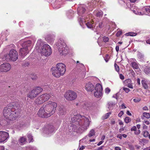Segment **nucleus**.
<instances>
[{
    "mask_svg": "<svg viewBox=\"0 0 150 150\" xmlns=\"http://www.w3.org/2000/svg\"><path fill=\"white\" fill-rule=\"evenodd\" d=\"M43 45V43L41 40H39L38 41L35 49L37 50L38 52L39 50H40L42 48V46Z\"/></svg>",
    "mask_w": 150,
    "mask_h": 150,
    "instance_id": "nucleus-20",
    "label": "nucleus"
},
{
    "mask_svg": "<svg viewBox=\"0 0 150 150\" xmlns=\"http://www.w3.org/2000/svg\"><path fill=\"white\" fill-rule=\"evenodd\" d=\"M120 77L122 80H123L124 79V76L121 74L120 75Z\"/></svg>",
    "mask_w": 150,
    "mask_h": 150,
    "instance_id": "nucleus-54",
    "label": "nucleus"
},
{
    "mask_svg": "<svg viewBox=\"0 0 150 150\" xmlns=\"http://www.w3.org/2000/svg\"><path fill=\"white\" fill-rule=\"evenodd\" d=\"M103 142V141H100L97 144L98 146H99Z\"/></svg>",
    "mask_w": 150,
    "mask_h": 150,
    "instance_id": "nucleus-63",
    "label": "nucleus"
},
{
    "mask_svg": "<svg viewBox=\"0 0 150 150\" xmlns=\"http://www.w3.org/2000/svg\"><path fill=\"white\" fill-rule=\"evenodd\" d=\"M130 61L132 67L134 69H137L138 71H139L140 69L139 67V64L136 60L134 58H132L131 59Z\"/></svg>",
    "mask_w": 150,
    "mask_h": 150,
    "instance_id": "nucleus-17",
    "label": "nucleus"
},
{
    "mask_svg": "<svg viewBox=\"0 0 150 150\" xmlns=\"http://www.w3.org/2000/svg\"><path fill=\"white\" fill-rule=\"evenodd\" d=\"M124 84L128 87L132 89L133 88V83H132L131 79H127L125 80L124 81Z\"/></svg>",
    "mask_w": 150,
    "mask_h": 150,
    "instance_id": "nucleus-19",
    "label": "nucleus"
},
{
    "mask_svg": "<svg viewBox=\"0 0 150 150\" xmlns=\"http://www.w3.org/2000/svg\"><path fill=\"white\" fill-rule=\"evenodd\" d=\"M122 32L121 31H118L116 33V35L117 37H119L121 35Z\"/></svg>",
    "mask_w": 150,
    "mask_h": 150,
    "instance_id": "nucleus-47",
    "label": "nucleus"
},
{
    "mask_svg": "<svg viewBox=\"0 0 150 150\" xmlns=\"http://www.w3.org/2000/svg\"><path fill=\"white\" fill-rule=\"evenodd\" d=\"M51 71L52 75L55 77L58 78L61 75H62L55 67H53L51 69Z\"/></svg>",
    "mask_w": 150,
    "mask_h": 150,
    "instance_id": "nucleus-16",
    "label": "nucleus"
},
{
    "mask_svg": "<svg viewBox=\"0 0 150 150\" xmlns=\"http://www.w3.org/2000/svg\"><path fill=\"white\" fill-rule=\"evenodd\" d=\"M123 112L122 111H120V112L118 114V116L120 117H121L122 115L123 114Z\"/></svg>",
    "mask_w": 150,
    "mask_h": 150,
    "instance_id": "nucleus-49",
    "label": "nucleus"
},
{
    "mask_svg": "<svg viewBox=\"0 0 150 150\" xmlns=\"http://www.w3.org/2000/svg\"><path fill=\"white\" fill-rule=\"evenodd\" d=\"M57 106V104L56 103L49 101L44 107L40 108L37 114L39 117L43 118L49 117L54 113Z\"/></svg>",
    "mask_w": 150,
    "mask_h": 150,
    "instance_id": "nucleus-2",
    "label": "nucleus"
},
{
    "mask_svg": "<svg viewBox=\"0 0 150 150\" xmlns=\"http://www.w3.org/2000/svg\"><path fill=\"white\" fill-rule=\"evenodd\" d=\"M9 134L6 132L0 131V142H4L8 138Z\"/></svg>",
    "mask_w": 150,
    "mask_h": 150,
    "instance_id": "nucleus-14",
    "label": "nucleus"
},
{
    "mask_svg": "<svg viewBox=\"0 0 150 150\" xmlns=\"http://www.w3.org/2000/svg\"><path fill=\"white\" fill-rule=\"evenodd\" d=\"M73 14H74L73 11L71 10H69L67 12V16L69 17V18H70V17L69 16L70 14V16H72L73 15Z\"/></svg>",
    "mask_w": 150,
    "mask_h": 150,
    "instance_id": "nucleus-35",
    "label": "nucleus"
},
{
    "mask_svg": "<svg viewBox=\"0 0 150 150\" xmlns=\"http://www.w3.org/2000/svg\"><path fill=\"white\" fill-rule=\"evenodd\" d=\"M140 100V99L138 98H136L134 99V101L135 103H137Z\"/></svg>",
    "mask_w": 150,
    "mask_h": 150,
    "instance_id": "nucleus-51",
    "label": "nucleus"
},
{
    "mask_svg": "<svg viewBox=\"0 0 150 150\" xmlns=\"http://www.w3.org/2000/svg\"><path fill=\"white\" fill-rule=\"evenodd\" d=\"M143 115L144 117L146 118H150V114L149 113L144 112L143 113Z\"/></svg>",
    "mask_w": 150,
    "mask_h": 150,
    "instance_id": "nucleus-39",
    "label": "nucleus"
},
{
    "mask_svg": "<svg viewBox=\"0 0 150 150\" xmlns=\"http://www.w3.org/2000/svg\"><path fill=\"white\" fill-rule=\"evenodd\" d=\"M64 96L67 100L72 101L76 99L77 97V94L74 91L68 90L66 92Z\"/></svg>",
    "mask_w": 150,
    "mask_h": 150,
    "instance_id": "nucleus-10",
    "label": "nucleus"
},
{
    "mask_svg": "<svg viewBox=\"0 0 150 150\" xmlns=\"http://www.w3.org/2000/svg\"><path fill=\"white\" fill-rule=\"evenodd\" d=\"M58 110L59 114L60 115H65L66 113L65 109L63 106H59Z\"/></svg>",
    "mask_w": 150,
    "mask_h": 150,
    "instance_id": "nucleus-24",
    "label": "nucleus"
},
{
    "mask_svg": "<svg viewBox=\"0 0 150 150\" xmlns=\"http://www.w3.org/2000/svg\"><path fill=\"white\" fill-rule=\"evenodd\" d=\"M26 139L24 137H21L18 140V142H17V144L18 145H23L26 142Z\"/></svg>",
    "mask_w": 150,
    "mask_h": 150,
    "instance_id": "nucleus-22",
    "label": "nucleus"
},
{
    "mask_svg": "<svg viewBox=\"0 0 150 150\" xmlns=\"http://www.w3.org/2000/svg\"><path fill=\"white\" fill-rule=\"evenodd\" d=\"M142 83L143 86V87L145 89H146L148 88L147 84L146 83V81L144 80H142Z\"/></svg>",
    "mask_w": 150,
    "mask_h": 150,
    "instance_id": "nucleus-32",
    "label": "nucleus"
},
{
    "mask_svg": "<svg viewBox=\"0 0 150 150\" xmlns=\"http://www.w3.org/2000/svg\"><path fill=\"white\" fill-rule=\"evenodd\" d=\"M115 50L116 51L118 52L119 51V46L118 45H117L115 47Z\"/></svg>",
    "mask_w": 150,
    "mask_h": 150,
    "instance_id": "nucleus-57",
    "label": "nucleus"
},
{
    "mask_svg": "<svg viewBox=\"0 0 150 150\" xmlns=\"http://www.w3.org/2000/svg\"><path fill=\"white\" fill-rule=\"evenodd\" d=\"M149 133L147 131H145L144 132V136L145 137H146L148 136Z\"/></svg>",
    "mask_w": 150,
    "mask_h": 150,
    "instance_id": "nucleus-43",
    "label": "nucleus"
},
{
    "mask_svg": "<svg viewBox=\"0 0 150 150\" xmlns=\"http://www.w3.org/2000/svg\"><path fill=\"white\" fill-rule=\"evenodd\" d=\"M93 21H92V20H91L90 21L85 23L87 27L89 28H91L93 27Z\"/></svg>",
    "mask_w": 150,
    "mask_h": 150,
    "instance_id": "nucleus-26",
    "label": "nucleus"
},
{
    "mask_svg": "<svg viewBox=\"0 0 150 150\" xmlns=\"http://www.w3.org/2000/svg\"><path fill=\"white\" fill-rule=\"evenodd\" d=\"M95 89L96 91L99 92V94L98 96L97 94L98 92H95L94 93V96L98 98H100L102 97L103 95V88L102 86L100 83H98L96 84Z\"/></svg>",
    "mask_w": 150,
    "mask_h": 150,
    "instance_id": "nucleus-12",
    "label": "nucleus"
},
{
    "mask_svg": "<svg viewBox=\"0 0 150 150\" xmlns=\"http://www.w3.org/2000/svg\"><path fill=\"white\" fill-rule=\"evenodd\" d=\"M28 123L25 122H22L20 124V128H22L28 126Z\"/></svg>",
    "mask_w": 150,
    "mask_h": 150,
    "instance_id": "nucleus-29",
    "label": "nucleus"
},
{
    "mask_svg": "<svg viewBox=\"0 0 150 150\" xmlns=\"http://www.w3.org/2000/svg\"><path fill=\"white\" fill-rule=\"evenodd\" d=\"M109 40V38L107 37L104 36L103 38V41L105 42H108Z\"/></svg>",
    "mask_w": 150,
    "mask_h": 150,
    "instance_id": "nucleus-42",
    "label": "nucleus"
},
{
    "mask_svg": "<svg viewBox=\"0 0 150 150\" xmlns=\"http://www.w3.org/2000/svg\"><path fill=\"white\" fill-rule=\"evenodd\" d=\"M85 89L88 91L92 92L95 89V87L91 82L87 83L85 86Z\"/></svg>",
    "mask_w": 150,
    "mask_h": 150,
    "instance_id": "nucleus-18",
    "label": "nucleus"
},
{
    "mask_svg": "<svg viewBox=\"0 0 150 150\" xmlns=\"http://www.w3.org/2000/svg\"><path fill=\"white\" fill-rule=\"evenodd\" d=\"M121 107L122 109H125L126 108V107L125 105L124 104H122Z\"/></svg>",
    "mask_w": 150,
    "mask_h": 150,
    "instance_id": "nucleus-64",
    "label": "nucleus"
},
{
    "mask_svg": "<svg viewBox=\"0 0 150 150\" xmlns=\"http://www.w3.org/2000/svg\"><path fill=\"white\" fill-rule=\"evenodd\" d=\"M123 90L127 93H128L130 91V89L127 88H124Z\"/></svg>",
    "mask_w": 150,
    "mask_h": 150,
    "instance_id": "nucleus-48",
    "label": "nucleus"
},
{
    "mask_svg": "<svg viewBox=\"0 0 150 150\" xmlns=\"http://www.w3.org/2000/svg\"><path fill=\"white\" fill-rule=\"evenodd\" d=\"M146 43L149 44L150 45V38L146 40Z\"/></svg>",
    "mask_w": 150,
    "mask_h": 150,
    "instance_id": "nucleus-62",
    "label": "nucleus"
},
{
    "mask_svg": "<svg viewBox=\"0 0 150 150\" xmlns=\"http://www.w3.org/2000/svg\"><path fill=\"white\" fill-rule=\"evenodd\" d=\"M42 91V89L40 87H37L34 88L28 93L27 97L30 99H33L34 98L38 96Z\"/></svg>",
    "mask_w": 150,
    "mask_h": 150,
    "instance_id": "nucleus-8",
    "label": "nucleus"
},
{
    "mask_svg": "<svg viewBox=\"0 0 150 150\" xmlns=\"http://www.w3.org/2000/svg\"><path fill=\"white\" fill-rule=\"evenodd\" d=\"M115 103L112 102H109L108 103V108L109 109L113 107L115 105Z\"/></svg>",
    "mask_w": 150,
    "mask_h": 150,
    "instance_id": "nucleus-33",
    "label": "nucleus"
},
{
    "mask_svg": "<svg viewBox=\"0 0 150 150\" xmlns=\"http://www.w3.org/2000/svg\"><path fill=\"white\" fill-rule=\"evenodd\" d=\"M137 57L139 59H143L144 58V55L141 53H139L137 54Z\"/></svg>",
    "mask_w": 150,
    "mask_h": 150,
    "instance_id": "nucleus-41",
    "label": "nucleus"
},
{
    "mask_svg": "<svg viewBox=\"0 0 150 150\" xmlns=\"http://www.w3.org/2000/svg\"><path fill=\"white\" fill-rule=\"evenodd\" d=\"M86 6L85 5H81L77 8V11L78 14L79 16V18L78 20L81 25V23L82 24L83 22L85 23L86 22V20H87L88 18L87 16H82L86 11Z\"/></svg>",
    "mask_w": 150,
    "mask_h": 150,
    "instance_id": "nucleus-6",
    "label": "nucleus"
},
{
    "mask_svg": "<svg viewBox=\"0 0 150 150\" xmlns=\"http://www.w3.org/2000/svg\"><path fill=\"white\" fill-rule=\"evenodd\" d=\"M137 83L139 85L140 84V79L139 78H138L137 79Z\"/></svg>",
    "mask_w": 150,
    "mask_h": 150,
    "instance_id": "nucleus-61",
    "label": "nucleus"
},
{
    "mask_svg": "<svg viewBox=\"0 0 150 150\" xmlns=\"http://www.w3.org/2000/svg\"><path fill=\"white\" fill-rule=\"evenodd\" d=\"M137 130V127L135 126H133L131 129V131H136Z\"/></svg>",
    "mask_w": 150,
    "mask_h": 150,
    "instance_id": "nucleus-52",
    "label": "nucleus"
},
{
    "mask_svg": "<svg viewBox=\"0 0 150 150\" xmlns=\"http://www.w3.org/2000/svg\"><path fill=\"white\" fill-rule=\"evenodd\" d=\"M143 11L147 13H150V6L144 7L143 8Z\"/></svg>",
    "mask_w": 150,
    "mask_h": 150,
    "instance_id": "nucleus-28",
    "label": "nucleus"
},
{
    "mask_svg": "<svg viewBox=\"0 0 150 150\" xmlns=\"http://www.w3.org/2000/svg\"><path fill=\"white\" fill-rule=\"evenodd\" d=\"M133 12L135 14L138 15H143L144 14V13H142L140 11H139L138 10H137L135 9L133 10Z\"/></svg>",
    "mask_w": 150,
    "mask_h": 150,
    "instance_id": "nucleus-36",
    "label": "nucleus"
},
{
    "mask_svg": "<svg viewBox=\"0 0 150 150\" xmlns=\"http://www.w3.org/2000/svg\"><path fill=\"white\" fill-rule=\"evenodd\" d=\"M54 131V126L52 125H47L44 129V132L47 134H50L52 133Z\"/></svg>",
    "mask_w": 150,
    "mask_h": 150,
    "instance_id": "nucleus-15",
    "label": "nucleus"
},
{
    "mask_svg": "<svg viewBox=\"0 0 150 150\" xmlns=\"http://www.w3.org/2000/svg\"><path fill=\"white\" fill-rule=\"evenodd\" d=\"M114 66L116 71H118L119 70V68L118 66L116 63H115L114 64Z\"/></svg>",
    "mask_w": 150,
    "mask_h": 150,
    "instance_id": "nucleus-44",
    "label": "nucleus"
},
{
    "mask_svg": "<svg viewBox=\"0 0 150 150\" xmlns=\"http://www.w3.org/2000/svg\"><path fill=\"white\" fill-rule=\"evenodd\" d=\"M144 72L147 74H150V67L146 66L144 69Z\"/></svg>",
    "mask_w": 150,
    "mask_h": 150,
    "instance_id": "nucleus-27",
    "label": "nucleus"
},
{
    "mask_svg": "<svg viewBox=\"0 0 150 150\" xmlns=\"http://www.w3.org/2000/svg\"><path fill=\"white\" fill-rule=\"evenodd\" d=\"M38 52L40 53L42 55L46 56L50 55L52 53V51L50 46L47 44H45L42 46V48L39 50Z\"/></svg>",
    "mask_w": 150,
    "mask_h": 150,
    "instance_id": "nucleus-9",
    "label": "nucleus"
},
{
    "mask_svg": "<svg viewBox=\"0 0 150 150\" xmlns=\"http://www.w3.org/2000/svg\"><path fill=\"white\" fill-rule=\"evenodd\" d=\"M140 130H138L137 131H136L134 132V133L135 134L138 135L140 134Z\"/></svg>",
    "mask_w": 150,
    "mask_h": 150,
    "instance_id": "nucleus-58",
    "label": "nucleus"
},
{
    "mask_svg": "<svg viewBox=\"0 0 150 150\" xmlns=\"http://www.w3.org/2000/svg\"><path fill=\"white\" fill-rule=\"evenodd\" d=\"M137 33H135L133 32H130L127 33H126L125 35L126 36H135L137 35Z\"/></svg>",
    "mask_w": 150,
    "mask_h": 150,
    "instance_id": "nucleus-31",
    "label": "nucleus"
},
{
    "mask_svg": "<svg viewBox=\"0 0 150 150\" xmlns=\"http://www.w3.org/2000/svg\"><path fill=\"white\" fill-rule=\"evenodd\" d=\"M110 113H108L107 114H106V115H105V117H104V119H106L109 116V115H110Z\"/></svg>",
    "mask_w": 150,
    "mask_h": 150,
    "instance_id": "nucleus-53",
    "label": "nucleus"
},
{
    "mask_svg": "<svg viewBox=\"0 0 150 150\" xmlns=\"http://www.w3.org/2000/svg\"><path fill=\"white\" fill-rule=\"evenodd\" d=\"M90 117H86L79 114L75 115L71 118L72 124L70 129L74 132H82L86 130L88 127L90 121Z\"/></svg>",
    "mask_w": 150,
    "mask_h": 150,
    "instance_id": "nucleus-1",
    "label": "nucleus"
},
{
    "mask_svg": "<svg viewBox=\"0 0 150 150\" xmlns=\"http://www.w3.org/2000/svg\"><path fill=\"white\" fill-rule=\"evenodd\" d=\"M149 142V140L145 139H141L140 142L143 145Z\"/></svg>",
    "mask_w": 150,
    "mask_h": 150,
    "instance_id": "nucleus-34",
    "label": "nucleus"
},
{
    "mask_svg": "<svg viewBox=\"0 0 150 150\" xmlns=\"http://www.w3.org/2000/svg\"><path fill=\"white\" fill-rule=\"evenodd\" d=\"M95 130L93 129H92L90 130L88 133V137H91L92 136H93L95 135Z\"/></svg>",
    "mask_w": 150,
    "mask_h": 150,
    "instance_id": "nucleus-30",
    "label": "nucleus"
},
{
    "mask_svg": "<svg viewBox=\"0 0 150 150\" xmlns=\"http://www.w3.org/2000/svg\"><path fill=\"white\" fill-rule=\"evenodd\" d=\"M96 14L97 17H100L102 16L103 12L101 11H98Z\"/></svg>",
    "mask_w": 150,
    "mask_h": 150,
    "instance_id": "nucleus-37",
    "label": "nucleus"
},
{
    "mask_svg": "<svg viewBox=\"0 0 150 150\" xmlns=\"http://www.w3.org/2000/svg\"><path fill=\"white\" fill-rule=\"evenodd\" d=\"M110 91V89L109 88H105V92L107 94H108Z\"/></svg>",
    "mask_w": 150,
    "mask_h": 150,
    "instance_id": "nucleus-46",
    "label": "nucleus"
},
{
    "mask_svg": "<svg viewBox=\"0 0 150 150\" xmlns=\"http://www.w3.org/2000/svg\"><path fill=\"white\" fill-rule=\"evenodd\" d=\"M115 150H121V148L119 146H116L115 148Z\"/></svg>",
    "mask_w": 150,
    "mask_h": 150,
    "instance_id": "nucleus-55",
    "label": "nucleus"
},
{
    "mask_svg": "<svg viewBox=\"0 0 150 150\" xmlns=\"http://www.w3.org/2000/svg\"><path fill=\"white\" fill-rule=\"evenodd\" d=\"M4 57H5V60L7 61L12 60L15 61L18 59V55L16 50L12 49L10 50L8 54L5 55Z\"/></svg>",
    "mask_w": 150,
    "mask_h": 150,
    "instance_id": "nucleus-7",
    "label": "nucleus"
},
{
    "mask_svg": "<svg viewBox=\"0 0 150 150\" xmlns=\"http://www.w3.org/2000/svg\"><path fill=\"white\" fill-rule=\"evenodd\" d=\"M56 45L58 47L59 52L60 55H65L68 54V47L63 41L59 40L56 43Z\"/></svg>",
    "mask_w": 150,
    "mask_h": 150,
    "instance_id": "nucleus-5",
    "label": "nucleus"
},
{
    "mask_svg": "<svg viewBox=\"0 0 150 150\" xmlns=\"http://www.w3.org/2000/svg\"><path fill=\"white\" fill-rule=\"evenodd\" d=\"M131 121V119L129 117H126L125 119V121L126 123L129 122Z\"/></svg>",
    "mask_w": 150,
    "mask_h": 150,
    "instance_id": "nucleus-40",
    "label": "nucleus"
},
{
    "mask_svg": "<svg viewBox=\"0 0 150 150\" xmlns=\"http://www.w3.org/2000/svg\"><path fill=\"white\" fill-rule=\"evenodd\" d=\"M143 122L144 123H145L147 125H149L150 124L149 122L148 121H144Z\"/></svg>",
    "mask_w": 150,
    "mask_h": 150,
    "instance_id": "nucleus-56",
    "label": "nucleus"
},
{
    "mask_svg": "<svg viewBox=\"0 0 150 150\" xmlns=\"http://www.w3.org/2000/svg\"><path fill=\"white\" fill-rule=\"evenodd\" d=\"M56 68L60 72V73L63 75L65 72L66 71L65 65L62 63H59L57 64Z\"/></svg>",
    "mask_w": 150,
    "mask_h": 150,
    "instance_id": "nucleus-13",
    "label": "nucleus"
},
{
    "mask_svg": "<svg viewBox=\"0 0 150 150\" xmlns=\"http://www.w3.org/2000/svg\"><path fill=\"white\" fill-rule=\"evenodd\" d=\"M98 3H99L98 5H99L100 6H101V5H103L104 4L103 2H102L101 1H99Z\"/></svg>",
    "mask_w": 150,
    "mask_h": 150,
    "instance_id": "nucleus-60",
    "label": "nucleus"
},
{
    "mask_svg": "<svg viewBox=\"0 0 150 150\" xmlns=\"http://www.w3.org/2000/svg\"><path fill=\"white\" fill-rule=\"evenodd\" d=\"M40 96L44 102L48 100L50 98V95L49 94L45 93Z\"/></svg>",
    "mask_w": 150,
    "mask_h": 150,
    "instance_id": "nucleus-23",
    "label": "nucleus"
},
{
    "mask_svg": "<svg viewBox=\"0 0 150 150\" xmlns=\"http://www.w3.org/2000/svg\"><path fill=\"white\" fill-rule=\"evenodd\" d=\"M124 129H125L124 127H123V128L122 127V128H120L119 129V132L120 133H121L122 132V131L124 130Z\"/></svg>",
    "mask_w": 150,
    "mask_h": 150,
    "instance_id": "nucleus-59",
    "label": "nucleus"
},
{
    "mask_svg": "<svg viewBox=\"0 0 150 150\" xmlns=\"http://www.w3.org/2000/svg\"><path fill=\"white\" fill-rule=\"evenodd\" d=\"M120 95L119 93H117L115 95H114L113 96V97L115 98L117 100L119 96Z\"/></svg>",
    "mask_w": 150,
    "mask_h": 150,
    "instance_id": "nucleus-45",
    "label": "nucleus"
},
{
    "mask_svg": "<svg viewBox=\"0 0 150 150\" xmlns=\"http://www.w3.org/2000/svg\"><path fill=\"white\" fill-rule=\"evenodd\" d=\"M117 137L118 138H119L120 139H122V136L121 134H118L117 135Z\"/></svg>",
    "mask_w": 150,
    "mask_h": 150,
    "instance_id": "nucleus-50",
    "label": "nucleus"
},
{
    "mask_svg": "<svg viewBox=\"0 0 150 150\" xmlns=\"http://www.w3.org/2000/svg\"><path fill=\"white\" fill-rule=\"evenodd\" d=\"M31 41L28 40L24 42L22 44V48L20 50L19 55L22 57L26 56L29 52V50L31 48Z\"/></svg>",
    "mask_w": 150,
    "mask_h": 150,
    "instance_id": "nucleus-4",
    "label": "nucleus"
},
{
    "mask_svg": "<svg viewBox=\"0 0 150 150\" xmlns=\"http://www.w3.org/2000/svg\"><path fill=\"white\" fill-rule=\"evenodd\" d=\"M27 137L29 142H32V141L33 139V136L30 134H28L27 135Z\"/></svg>",
    "mask_w": 150,
    "mask_h": 150,
    "instance_id": "nucleus-38",
    "label": "nucleus"
},
{
    "mask_svg": "<svg viewBox=\"0 0 150 150\" xmlns=\"http://www.w3.org/2000/svg\"><path fill=\"white\" fill-rule=\"evenodd\" d=\"M11 68L10 64L6 63H3L1 61H0V71L7 72L9 71Z\"/></svg>",
    "mask_w": 150,
    "mask_h": 150,
    "instance_id": "nucleus-11",
    "label": "nucleus"
},
{
    "mask_svg": "<svg viewBox=\"0 0 150 150\" xmlns=\"http://www.w3.org/2000/svg\"><path fill=\"white\" fill-rule=\"evenodd\" d=\"M8 108H5L3 110V115L6 119L13 120L19 115L20 110L18 103H13L10 104Z\"/></svg>",
    "mask_w": 150,
    "mask_h": 150,
    "instance_id": "nucleus-3",
    "label": "nucleus"
},
{
    "mask_svg": "<svg viewBox=\"0 0 150 150\" xmlns=\"http://www.w3.org/2000/svg\"><path fill=\"white\" fill-rule=\"evenodd\" d=\"M35 103L37 104H41L44 102V100L42 99V97L40 96L35 100Z\"/></svg>",
    "mask_w": 150,
    "mask_h": 150,
    "instance_id": "nucleus-25",
    "label": "nucleus"
},
{
    "mask_svg": "<svg viewBox=\"0 0 150 150\" xmlns=\"http://www.w3.org/2000/svg\"><path fill=\"white\" fill-rule=\"evenodd\" d=\"M54 35H48L45 37V39L48 42L51 43L54 41Z\"/></svg>",
    "mask_w": 150,
    "mask_h": 150,
    "instance_id": "nucleus-21",
    "label": "nucleus"
}]
</instances>
